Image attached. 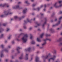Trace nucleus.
I'll use <instances>...</instances> for the list:
<instances>
[{
  "instance_id": "nucleus-1",
  "label": "nucleus",
  "mask_w": 62,
  "mask_h": 62,
  "mask_svg": "<svg viewBox=\"0 0 62 62\" xmlns=\"http://www.w3.org/2000/svg\"><path fill=\"white\" fill-rule=\"evenodd\" d=\"M28 37V36L27 34H25L23 37L21 38V39L23 43L26 42L27 39V38Z\"/></svg>"
},
{
  "instance_id": "nucleus-2",
  "label": "nucleus",
  "mask_w": 62,
  "mask_h": 62,
  "mask_svg": "<svg viewBox=\"0 0 62 62\" xmlns=\"http://www.w3.org/2000/svg\"><path fill=\"white\" fill-rule=\"evenodd\" d=\"M11 47V46H9L8 48H4L2 51H1V53H3V52H5L6 53H8V48H9Z\"/></svg>"
},
{
  "instance_id": "nucleus-3",
  "label": "nucleus",
  "mask_w": 62,
  "mask_h": 62,
  "mask_svg": "<svg viewBox=\"0 0 62 62\" xmlns=\"http://www.w3.org/2000/svg\"><path fill=\"white\" fill-rule=\"evenodd\" d=\"M56 4H57V2L55 3L53 5L54 6V7L55 8H58L59 7H61L62 6V4H60L59 6H57V5H56Z\"/></svg>"
},
{
  "instance_id": "nucleus-4",
  "label": "nucleus",
  "mask_w": 62,
  "mask_h": 62,
  "mask_svg": "<svg viewBox=\"0 0 62 62\" xmlns=\"http://www.w3.org/2000/svg\"><path fill=\"white\" fill-rule=\"evenodd\" d=\"M0 7H9V5H8V4L5 3L3 4H0Z\"/></svg>"
},
{
  "instance_id": "nucleus-5",
  "label": "nucleus",
  "mask_w": 62,
  "mask_h": 62,
  "mask_svg": "<svg viewBox=\"0 0 62 62\" xmlns=\"http://www.w3.org/2000/svg\"><path fill=\"white\" fill-rule=\"evenodd\" d=\"M35 18H34L33 19H32L31 20L28 18L27 19V21H25V23H27V22H30L31 21H35Z\"/></svg>"
},
{
  "instance_id": "nucleus-6",
  "label": "nucleus",
  "mask_w": 62,
  "mask_h": 62,
  "mask_svg": "<svg viewBox=\"0 0 62 62\" xmlns=\"http://www.w3.org/2000/svg\"><path fill=\"white\" fill-rule=\"evenodd\" d=\"M55 57H56V56H55V55L53 56V58H51L48 59L49 61L50 62V60H54V59Z\"/></svg>"
},
{
  "instance_id": "nucleus-7",
  "label": "nucleus",
  "mask_w": 62,
  "mask_h": 62,
  "mask_svg": "<svg viewBox=\"0 0 62 62\" xmlns=\"http://www.w3.org/2000/svg\"><path fill=\"white\" fill-rule=\"evenodd\" d=\"M19 6L18 5H17L13 7V8L14 9H16V8H19Z\"/></svg>"
},
{
  "instance_id": "nucleus-8",
  "label": "nucleus",
  "mask_w": 62,
  "mask_h": 62,
  "mask_svg": "<svg viewBox=\"0 0 62 62\" xmlns=\"http://www.w3.org/2000/svg\"><path fill=\"white\" fill-rule=\"evenodd\" d=\"M61 22V21H59L58 22V23L56 24L55 25H53V27H54L55 26H57V25H58V24H59V23H60Z\"/></svg>"
},
{
  "instance_id": "nucleus-9",
  "label": "nucleus",
  "mask_w": 62,
  "mask_h": 62,
  "mask_svg": "<svg viewBox=\"0 0 62 62\" xmlns=\"http://www.w3.org/2000/svg\"><path fill=\"white\" fill-rule=\"evenodd\" d=\"M43 7V5H41V6H40V7L39 8V7H38L37 8H36V9H35V10H39L40 9V8H42V7Z\"/></svg>"
},
{
  "instance_id": "nucleus-10",
  "label": "nucleus",
  "mask_w": 62,
  "mask_h": 62,
  "mask_svg": "<svg viewBox=\"0 0 62 62\" xmlns=\"http://www.w3.org/2000/svg\"><path fill=\"white\" fill-rule=\"evenodd\" d=\"M9 13L8 12H6L5 13L4 15L5 16H7L9 15Z\"/></svg>"
},
{
  "instance_id": "nucleus-11",
  "label": "nucleus",
  "mask_w": 62,
  "mask_h": 62,
  "mask_svg": "<svg viewBox=\"0 0 62 62\" xmlns=\"http://www.w3.org/2000/svg\"><path fill=\"white\" fill-rule=\"evenodd\" d=\"M46 40H49V41H51V39H50L48 38H46V39H44V41H46Z\"/></svg>"
},
{
  "instance_id": "nucleus-12",
  "label": "nucleus",
  "mask_w": 62,
  "mask_h": 62,
  "mask_svg": "<svg viewBox=\"0 0 62 62\" xmlns=\"http://www.w3.org/2000/svg\"><path fill=\"white\" fill-rule=\"evenodd\" d=\"M20 49V47H17V51H18V53H20V51H19V49Z\"/></svg>"
},
{
  "instance_id": "nucleus-13",
  "label": "nucleus",
  "mask_w": 62,
  "mask_h": 62,
  "mask_svg": "<svg viewBox=\"0 0 62 62\" xmlns=\"http://www.w3.org/2000/svg\"><path fill=\"white\" fill-rule=\"evenodd\" d=\"M26 11H27V9L26 8L23 11V13H26Z\"/></svg>"
},
{
  "instance_id": "nucleus-14",
  "label": "nucleus",
  "mask_w": 62,
  "mask_h": 62,
  "mask_svg": "<svg viewBox=\"0 0 62 62\" xmlns=\"http://www.w3.org/2000/svg\"><path fill=\"white\" fill-rule=\"evenodd\" d=\"M50 55V54H49L48 55H47L46 57L45 58L46 59H48L49 57V56Z\"/></svg>"
},
{
  "instance_id": "nucleus-15",
  "label": "nucleus",
  "mask_w": 62,
  "mask_h": 62,
  "mask_svg": "<svg viewBox=\"0 0 62 62\" xmlns=\"http://www.w3.org/2000/svg\"><path fill=\"white\" fill-rule=\"evenodd\" d=\"M39 57H37L35 59V61L36 62H38L39 61Z\"/></svg>"
},
{
  "instance_id": "nucleus-16",
  "label": "nucleus",
  "mask_w": 62,
  "mask_h": 62,
  "mask_svg": "<svg viewBox=\"0 0 62 62\" xmlns=\"http://www.w3.org/2000/svg\"><path fill=\"white\" fill-rule=\"evenodd\" d=\"M27 56H28V54H26L25 55L26 58L25 59H26V60H27V59H28V57H27Z\"/></svg>"
},
{
  "instance_id": "nucleus-17",
  "label": "nucleus",
  "mask_w": 62,
  "mask_h": 62,
  "mask_svg": "<svg viewBox=\"0 0 62 62\" xmlns=\"http://www.w3.org/2000/svg\"><path fill=\"white\" fill-rule=\"evenodd\" d=\"M37 40L38 41V42H40L41 40H40V39L39 38H37Z\"/></svg>"
},
{
  "instance_id": "nucleus-18",
  "label": "nucleus",
  "mask_w": 62,
  "mask_h": 62,
  "mask_svg": "<svg viewBox=\"0 0 62 62\" xmlns=\"http://www.w3.org/2000/svg\"><path fill=\"white\" fill-rule=\"evenodd\" d=\"M4 34H2L0 36V38H3V37H4Z\"/></svg>"
},
{
  "instance_id": "nucleus-19",
  "label": "nucleus",
  "mask_w": 62,
  "mask_h": 62,
  "mask_svg": "<svg viewBox=\"0 0 62 62\" xmlns=\"http://www.w3.org/2000/svg\"><path fill=\"white\" fill-rule=\"evenodd\" d=\"M12 37V36L11 35H10L9 36L8 39H10Z\"/></svg>"
},
{
  "instance_id": "nucleus-20",
  "label": "nucleus",
  "mask_w": 62,
  "mask_h": 62,
  "mask_svg": "<svg viewBox=\"0 0 62 62\" xmlns=\"http://www.w3.org/2000/svg\"><path fill=\"white\" fill-rule=\"evenodd\" d=\"M46 42H45L43 44H42V46H44V45H45L46 44Z\"/></svg>"
},
{
  "instance_id": "nucleus-21",
  "label": "nucleus",
  "mask_w": 62,
  "mask_h": 62,
  "mask_svg": "<svg viewBox=\"0 0 62 62\" xmlns=\"http://www.w3.org/2000/svg\"><path fill=\"white\" fill-rule=\"evenodd\" d=\"M35 6H36V4H33V5H32V6L33 7H35Z\"/></svg>"
},
{
  "instance_id": "nucleus-22",
  "label": "nucleus",
  "mask_w": 62,
  "mask_h": 62,
  "mask_svg": "<svg viewBox=\"0 0 62 62\" xmlns=\"http://www.w3.org/2000/svg\"><path fill=\"white\" fill-rule=\"evenodd\" d=\"M0 56L1 57H3V56H4V54H3L1 53L0 54Z\"/></svg>"
},
{
  "instance_id": "nucleus-23",
  "label": "nucleus",
  "mask_w": 62,
  "mask_h": 62,
  "mask_svg": "<svg viewBox=\"0 0 62 62\" xmlns=\"http://www.w3.org/2000/svg\"><path fill=\"white\" fill-rule=\"evenodd\" d=\"M44 35V34L43 33L41 35L40 37L41 38H42V37Z\"/></svg>"
},
{
  "instance_id": "nucleus-24",
  "label": "nucleus",
  "mask_w": 62,
  "mask_h": 62,
  "mask_svg": "<svg viewBox=\"0 0 62 62\" xmlns=\"http://www.w3.org/2000/svg\"><path fill=\"white\" fill-rule=\"evenodd\" d=\"M35 41H32L31 42V44H35Z\"/></svg>"
},
{
  "instance_id": "nucleus-25",
  "label": "nucleus",
  "mask_w": 62,
  "mask_h": 62,
  "mask_svg": "<svg viewBox=\"0 0 62 62\" xmlns=\"http://www.w3.org/2000/svg\"><path fill=\"white\" fill-rule=\"evenodd\" d=\"M12 44H14L15 43V41L14 40H13L12 41Z\"/></svg>"
},
{
  "instance_id": "nucleus-26",
  "label": "nucleus",
  "mask_w": 62,
  "mask_h": 62,
  "mask_svg": "<svg viewBox=\"0 0 62 62\" xmlns=\"http://www.w3.org/2000/svg\"><path fill=\"white\" fill-rule=\"evenodd\" d=\"M9 30H10V29L9 28H8L7 29L6 31L7 32H8V31Z\"/></svg>"
},
{
  "instance_id": "nucleus-27",
  "label": "nucleus",
  "mask_w": 62,
  "mask_h": 62,
  "mask_svg": "<svg viewBox=\"0 0 62 62\" xmlns=\"http://www.w3.org/2000/svg\"><path fill=\"white\" fill-rule=\"evenodd\" d=\"M56 50H54V51L53 53H54V54H55V53H56Z\"/></svg>"
},
{
  "instance_id": "nucleus-28",
  "label": "nucleus",
  "mask_w": 62,
  "mask_h": 62,
  "mask_svg": "<svg viewBox=\"0 0 62 62\" xmlns=\"http://www.w3.org/2000/svg\"><path fill=\"white\" fill-rule=\"evenodd\" d=\"M31 50V47H29L28 49V51H30Z\"/></svg>"
},
{
  "instance_id": "nucleus-29",
  "label": "nucleus",
  "mask_w": 62,
  "mask_h": 62,
  "mask_svg": "<svg viewBox=\"0 0 62 62\" xmlns=\"http://www.w3.org/2000/svg\"><path fill=\"white\" fill-rule=\"evenodd\" d=\"M62 1H58V3H59V4H61V3H62Z\"/></svg>"
},
{
  "instance_id": "nucleus-30",
  "label": "nucleus",
  "mask_w": 62,
  "mask_h": 62,
  "mask_svg": "<svg viewBox=\"0 0 62 62\" xmlns=\"http://www.w3.org/2000/svg\"><path fill=\"white\" fill-rule=\"evenodd\" d=\"M17 18L18 16H14V18L15 19H17Z\"/></svg>"
},
{
  "instance_id": "nucleus-31",
  "label": "nucleus",
  "mask_w": 62,
  "mask_h": 62,
  "mask_svg": "<svg viewBox=\"0 0 62 62\" xmlns=\"http://www.w3.org/2000/svg\"><path fill=\"white\" fill-rule=\"evenodd\" d=\"M46 37H48V36H50V35H49L48 34H46Z\"/></svg>"
},
{
  "instance_id": "nucleus-32",
  "label": "nucleus",
  "mask_w": 62,
  "mask_h": 62,
  "mask_svg": "<svg viewBox=\"0 0 62 62\" xmlns=\"http://www.w3.org/2000/svg\"><path fill=\"white\" fill-rule=\"evenodd\" d=\"M4 46V45H1L0 46V47H2V48H3Z\"/></svg>"
},
{
  "instance_id": "nucleus-33",
  "label": "nucleus",
  "mask_w": 62,
  "mask_h": 62,
  "mask_svg": "<svg viewBox=\"0 0 62 62\" xmlns=\"http://www.w3.org/2000/svg\"><path fill=\"white\" fill-rule=\"evenodd\" d=\"M19 58L20 59H23V56H21L20 58Z\"/></svg>"
},
{
  "instance_id": "nucleus-34",
  "label": "nucleus",
  "mask_w": 62,
  "mask_h": 62,
  "mask_svg": "<svg viewBox=\"0 0 62 62\" xmlns=\"http://www.w3.org/2000/svg\"><path fill=\"white\" fill-rule=\"evenodd\" d=\"M62 19V17H60L59 18V20H61Z\"/></svg>"
},
{
  "instance_id": "nucleus-35",
  "label": "nucleus",
  "mask_w": 62,
  "mask_h": 62,
  "mask_svg": "<svg viewBox=\"0 0 62 62\" xmlns=\"http://www.w3.org/2000/svg\"><path fill=\"white\" fill-rule=\"evenodd\" d=\"M4 15H2L0 16V17H4Z\"/></svg>"
},
{
  "instance_id": "nucleus-36",
  "label": "nucleus",
  "mask_w": 62,
  "mask_h": 62,
  "mask_svg": "<svg viewBox=\"0 0 62 62\" xmlns=\"http://www.w3.org/2000/svg\"><path fill=\"white\" fill-rule=\"evenodd\" d=\"M6 23H4L3 24V26H6Z\"/></svg>"
},
{
  "instance_id": "nucleus-37",
  "label": "nucleus",
  "mask_w": 62,
  "mask_h": 62,
  "mask_svg": "<svg viewBox=\"0 0 62 62\" xmlns=\"http://www.w3.org/2000/svg\"><path fill=\"white\" fill-rule=\"evenodd\" d=\"M24 17H25L24 16H22V17L21 18H24Z\"/></svg>"
},
{
  "instance_id": "nucleus-38",
  "label": "nucleus",
  "mask_w": 62,
  "mask_h": 62,
  "mask_svg": "<svg viewBox=\"0 0 62 62\" xmlns=\"http://www.w3.org/2000/svg\"><path fill=\"white\" fill-rule=\"evenodd\" d=\"M40 46L39 44H38L37 45V46Z\"/></svg>"
},
{
  "instance_id": "nucleus-39",
  "label": "nucleus",
  "mask_w": 62,
  "mask_h": 62,
  "mask_svg": "<svg viewBox=\"0 0 62 62\" xmlns=\"http://www.w3.org/2000/svg\"><path fill=\"white\" fill-rule=\"evenodd\" d=\"M50 31H51V32L52 33L53 32L52 31H53V29H51L50 30Z\"/></svg>"
},
{
  "instance_id": "nucleus-40",
  "label": "nucleus",
  "mask_w": 62,
  "mask_h": 62,
  "mask_svg": "<svg viewBox=\"0 0 62 62\" xmlns=\"http://www.w3.org/2000/svg\"><path fill=\"white\" fill-rule=\"evenodd\" d=\"M32 36H31V37H30V39H32Z\"/></svg>"
},
{
  "instance_id": "nucleus-41",
  "label": "nucleus",
  "mask_w": 62,
  "mask_h": 62,
  "mask_svg": "<svg viewBox=\"0 0 62 62\" xmlns=\"http://www.w3.org/2000/svg\"><path fill=\"white\" fill-rule=\"evenodd\" d=\"M46 24V22H45L44 23V24H43V26H44V24Z\"/></svg>"
},
{
  "instance_id": "nucleus-42",
  "label": "nucleus",
  "mask_w": 62,
  "mask_h": 62,
  "mask_svg": "<svg viewBox=\"0 0 62 62\" xmlns=\"http://www.w3.org/2000/svg\"><path fill=\"white\" fill-rule=\"evenodd\" d=\"M24 29H26V27L25 26H24Z\"/></svg>"
},
{
  "instance_id": "nucleus-43",
  "label": "nucleus",
  "mask_w": 62,
  "mask_h": 62,
  "mask_svg": "<svg viewBox=\"0 0 62 62\" xmlns=\"http://www.w3.org/2000/svg\"><path fill=\"white\" fill-rule=\"evenodd\" d=\"M41 15L42 16V15H44V14L43 13H41Z\"/></svg>"
},
{
  "instance_id": "nucleus-44",
  "label": "nucleus",
  "mask_w": 62,
  "mask_h": 62,
  "mask_svg": "<svg viewBox=\"0 0 62 62\" xmlns=\"http://www.w3.org/2000/svg\"><path fill=\"white\" fill-rule=\"evenodd\" d=\"M32 29V28L31 27V28H30L29 29H30V30H31V29Z\"/></svg>"
},
{
  "instance_id": "nucleus-45",
  "label": "nucleus",
  "mask_w": 62,
  "mask_h": 62,
  "mask_svg": "<svg viewBox=\"0 0 62 62\" xmlns=\"http://www.w3.org/2000/svg\"><path fill=\"white\" fill-rule=\"evenodd\" d=\"M7 42H8V41L7 40H5V43H7Z\"/></svg>"
},
{
  "instance_id": "nucleus-46",
  "label": "nucleus",
  "mask_w": 62,
  "mask_h": 62,
  "mask_svg": "<svg viewBox=\"0 0 62 62\" xmlns=\"http://www.w3.org/2000/svg\"><path fill=\"white\" fill-rule=\"evenodd\" d=\"M60 14H61V13H62V11H61L60 12Z\"/></svg>"
},
{
  "instance_id": "nucleus-47",
  "label": "nucleus",
  "mask_w": 62,
  "mask_h": 62,
  "mask_svg": "<svg viewBox=\"0 0 62 62\" xmlns=\"http://www.w3.org/2000/svg\"><path fill=\"white\" fill-rule=\"evenodd\" d=\"M8 61V59H6V62H7V61Z\"/></svg>"
},
{
  "instance_id": "nucleus-48",
  "label": "nucleus",
  "mask_w": 62,
  "mask_h": 62,
  "mask_svg": "<svg viewBox=\"0 0 62 62\" xmlns=\"http://www.w3.org/2000/svg\"><path fill=\"white\" fill-rule=\"evenodd\" d=\"M16 40H17V41H19V39H16Z\"/></svg>"
},
{
  "instance_id": "nucleus-49",
  "label": "nucleus",
  "mask_w": 62,
  "mask_h": 62,
  "mask_svg": "<svg viewBox=\"0 0 62 62\" xmlns=\"http://www.w3.org/2000/svg\"><path fill=\"white\" fill-rule=\"evenodd\" d=\"M2 29L1 28L0 29V32H1V30Z\"/></svg>"
},
{
  "instance_id": "nucleus-50",
  "label": "nucleus",
  "mask_w": 62,
  "mask_h": 62,
  "mask_svg": "<svg viewBox=\"0 0 62 62\" xmlns=\"http://www.w3.org/2000/svg\"><path fill=\"white\" fill-rule=\"evenodd\" d=\"M23 33H21L20 34V35H23Z\"/></svg>"
},
{
  "instance_id": "nucleus-51",
  "label": "nucleus",
  "mask_w": 62,
  "mask_h": 62,
  "mask_svg": "<svg viewBox=\"0 0 62 62\" xmlns=\"http://www.w3.org/2000/svg\"><path fill=\"white\" fill-rule=\"evenodd\" d=\"M40 25V24H38L37 25H38V26H39V25Z\"/></svg>"
},
{
  "instance_id": "nucleus-52",
  "label": "nucleus",
  "mask_w": 62,
  "mask_h": 62,
  "mask_svg": "<svg viewBox=\"0 0 62 62\" xmlns=\"http://www.w3.org/2000/svg\"><path fill=\"white\" fill-rule=\"evenodd\" d=\"M46 5L45 4V5H44V7H46Z\"/></svg>"
},
{
  "instance_id": "nucleus-53",
  "label": "nucleus",
  "mask_w": 62,
  "mask_h": 62,
  "mask_svg": "<svg viewBox=\"0 0 62 62\" xmlns=\"http://www.w3.org/2000/svg\"><path fill=\"white\" fill-rule=\"evenodd\" d=\"M31 2H33L34 1V0H31Z\"/></svg>"
},
{
  "instance_id": "nucleus-54",
  "label": "nucleus",
  "mask_w": 62,
  "mask_h": 62,
  "mask_svg": "<svg viewBox=\"0 0 62 62\" xmlns=\"http://www.w3.org/2000/svg\"><path fill=\"white\" fill-rule=\"evenodd\" d=\"M57 20V19H55V21H56Z\"/></svg>"
},
{
  "instance_id": "nucleus-55",
  "label": "nucleus",
  "mask_w": 62,
  "mask_h": 62,
  "mask_svg": "<svg viewBox=\"0 0 62 62\" xmlns=\"http://www.w3.org/2000/svg\"><path fill=\"white\" fill-rule=\"evenodd\" d=\"M44 11H45V10H46V9H44Z\"/></svg>"
},
{
  "instance_id": "nucleus-56",
  "label": "nucleus",
  "mask_w": 62,
  "mask_h": 62,
  "mask_svg": "<svg viewBox=\"0 0 62 62\" xmlns=\"http://www.w3.org/2000/svg\"><path fill=\"white\" fill-rule=\"evenodd\" d=\"M60 45H62V43H61L60 44Z\"/></svg>"
},
{
  "instance_id": "nucleus-57",
  "label": "nucleus",
  "mask_w": 62,
  "mask_h": 62,
  "mask_svg": "<svg viewBox=\"0 0 62 62\" xmlns=\"http://www.w3.org/2000/svg\"><path fill=\"white\" fill-rule=\"evenodd\" d=\"M22 29H20V31H22Z\"/></svg>"
},
{
  "instance_id": "nucleus-58",
  "label": "nucleus",
  "mask_w": 62,
  "mask_h": 62,
  "mask_svg": "<svg viewBox=\"0 0 62 62\" xmlns=\"http://www.w3.org/2000/svg\"><path fill=\"white\" fill-rule=\"evenodd\" d=\"M25 2H26V3H27V1H26Z\"/></svg>"
},
{
  "instance_id": "nucleus-59",
  "label": "nucleus",
  "mask_w": 62,
  "mask_h": 62,
  "mask_svg": "<svg viewBox=\"0 0 62 62\" xmlns=\"http://www.w3.org/2000/svg\"><path fill=\"white\" fill-rule=\"evenodd\" d=\"M61 39V38H60V39H59V40H60V39Z\"/></svg>"
},
{
  "instance_id": "nucleus-60",
  "label": "nucleus",
  "mask_w": 62,
  "mask_h": 62,
  "mask_svg": "<svg viewBox=\"0 0 62 62\" xmlns=\"http://www.w3.org/2000/svg\"><path fill=\"white\" fill-rule=\"evenodd\" d=\"M20 3H21V2H19L18 3H19V4H20Z\"/></svg>"
},
{
  "instance_id": "nucleus-61",
  "label": "nucleus",
  "mask_w": 62,
  "mask_h": 62,
  "mask_svg": "<svg viewBox=\"0 0 62 62\" xmlns=\"http://www.w3.org/2000/svg\"><path fill=\"white\" fill-rule=\"evenodd\" d=\"M12 58H13V56H12Z\"/></svg>"
},
{
  "instance_id": "nucleus-62",
  "label": "nucleus",
  "mask_w": 62,
  "mask_h": 62,
  "mask_svg": "<svg viewBox=\"0 0 62 62\" xmlns=\"http://www.w3.org/2000/svg\"><path fill=\"white\" fill-rule=\"evenodd\" d=\"M57 29V30H58V29H59V28H58Z\"/></svg>"
},
{
  "instance_id": "nucleus-63",
  "label": "nucleus",
  "mask_w": 62,
  "mask_h": 62,
  "mask_svg": "<svg viewBox=\"0 0 62 62\" xmlns=\"http://www.w3.org/2000/svg\"><path fill=\"white\" fill-rule=\"evenodd\" d=\"M61 35H62V32L61 34Z\"/></svg>"
},
{
  "instance_id": "nucleus-64",
  "label": "nucleus",
  "mask_w": 62,
  "mask_h": 62,
  "mask_svg": "<svg viewBox=\"0 0 62 62\" xmlns=\"http://www.w3.org/2000/svg\"><path fill=\"white\" fill-rule=\"evenodd\" d=\"M61 51H62V48L61 49Z\"/></svg>"
}]
</instances>
